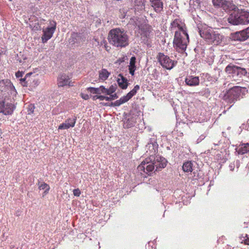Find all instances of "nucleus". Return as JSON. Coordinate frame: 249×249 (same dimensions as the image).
I'll return each instance as SVG.
<instances>
[{
	"instance_id": "1",
	"label": "nucleus",
	"mask_w": 249,
	"mask_h": 249,
	"mask_svg": "<svg viewBox=\"0 0 249 249\" xmlns=\"http://www.w3.org/2000/svg\"><path fill=\"white\" fill-rule=\"evenodd\" d=\"M170 28L172 32L177 28L178 29L175 31L174 46L176 48L179 53H183L185 51L189 42V36L184 24L179 19H175L171 23Z\"/></svg>"
},
{
	"instance_id": "2",
	"label": "nucleus",
	"mask_w": 249,
	"mask_h": 249,
	"mask_svg": "<svg viewBox=\"0 0 249 249\" xmlns=\"http://www.w3.org/2000/svg\"><path fill=\"white\" fill-rule=\"evenodd\" d=\"M108 40L110 44L117 48L125 47L129 44V37L126 32L119 28L109 32Z\"/></svg>"
},
{
	"instance_id": "3",
	"label": "nucleus",
	"mask_w": 249,
	"mask_h": 249,
	"mask_svg": "<svg viewBox=\"0 0 249 249\" xmlns=\"http://www.w3.org/2000/svg\"><path fill=\"white\" fill-rule=\"evenodd\" d=\"M230 14L227 20L233 25H245L249 24V12L245 9H239L236 6Z\"/></svg>"
},
{
	"instance_id": "4",
	"label": "nucleus",
	"mask_w": 249,
	"mask_h": 249,
	"mask_svg": "<svg viewBox=\"0 0 249 249\" xmlns=\"http://www.w3.org/2000/svg\"><path fill=\"white\" fill-rule=\"evenodd\" d=\"M198 30L201 37L209 43L218 45L222 41L223 36L210 27L206 25L199 26Z\"/></svg>"
},
{
	"instance_id": "5",
	"label": "nucleus",
	"mask_w": 249,
	"mask_h": 249,
	"mask_svg": "<svg viewBox=\"0 0 249 249\" xmlns=\"http://www.w3.org/2000/svg\"><path fill=\"white\" fill-rule=\"evenodd\" d=\"M247 91L246 88L235 86L230 89L223 96V99L229 104L231 107L237 101L243 98L242 94Z\"/></svg>"
},
{
	"instance_id": "6",
	"label": "nucleus",
	"mask_w": 249,
	"mask_h": 249,
	"mask_svg": "<svg viewBox=\"0 0 249 249\" xmlns=\"http://www.w3.org/2000/svg\"><path fill=\"white\" fill-rule=\"evenodd\" d=\"M225 71L229 74H231L233 80L234 81L237 80V78H241L243 75H245L247 73L245 69L231 64L228 65L226 67Z\"/></svg>"
},
{
	"instance_id": "7",
	"label": "nucleus",
	"mask_w": 249,
	"mask_h": 249,
	"mask_svg": "<svg viewBox=\"0 0 249 249\" xmlns=\"http://www.w3.org/2000/svg\"><path fill=\"white\" fill-rule=\"evenodd\" d=\"M157 59L163 68L169 70L172 69L177 63L176 61L172 60L168 56L161 53H159Z\"/></svg>"
},
{
	"instance_id": "8",
	"label": "nucleus",
	"mask_w": 249,
	"mask_h": 249,
	"mask_svg": "<svg viewBox=\"0 0 249 249\" xmlns=\"http://www.w3.org/2000/svg\"><path fill=\"white\" fill-rule=\"evenodd\" d=\"M140 89L139 85H136L134 88L129 91L126 95L121 97L119 100H118L114 102H111L110 105L111 107H119L120 105L127 102L134 95H135L137 91Z\"/></svg>"
},
{
	"instance_id": "9",
	"label": "nucleus",
	"mask_w": 249,
	"mask_h": 249,
	"mask_svg": "<svg viewBox=\"0 0 249 249\" xmlns=\"http://www.w3.org/2000/svg\"><path fill=\"white\" fill-rule=\"evenodd\" d=\"M153 164L152 161H150L149 157L142 162L141 164L138 166L137 168L138 170L139 171H142L148 175H151L155 169Z\"/></svg>"
},
{
	"instance_id": "10",
	"label": "nucleus",
	"mask_w": 249,
	"mask_h": 249,
	"mask_svg": "<svg viewBox=\"0 0 249 249\" xmlns=\"http://www.w3.org/2000/svg\"><path fill=\"white\" fill-rule=\"evenodd\" d=\"M150 160L152 161L156 171H160L162 168H164L166 166L167 160H166L159 155L153 156V155H150Z\"/></svg>"
},
{
	"instance_id": "11",
	"label": "nucleus",
	"mask_w": 249,
	"mask_h": 249,
	"mask_svg": "<svg viewBox=\"0 0 249 249\" xmlns=\"http://www.w3.org/2000/svg\"><path fill=\"white\" fill-rule=\"evenodd\" d=\"M0 90L2 92H7L8 94L15 95L17 92L11 81L8 79L0 81Z\"/></svg>"
},
{
	"instance_id": "12",
	"label": "nucleus",
	"mask_w": 249,
	"mask_h": 249,
	"mask_svg": "<svg viewBox=\"0 0 249 249\" xmlns=\"http://www.w3.org/2000/svg\"><path fill=\"white\" fill-rule=\"evenodd\" d=\"M50 23L51 26L43 30V34L41 39L43 43L47 42L52 37L56 29V23L55 21H50Z\"/></svg>"
},
{
	"instance_id": "13",
	"label": "nucleus",
	"mask_w": 249,
	"mask_h": 249,
	"mask_svg": "<svg viewBox=\"0 0 249 249\" xmlns=\"http://www.w3.org/2000/svg\"><path fill=\"white\" fill-rule=\"evenodd\" d=\"M213 5L216 7H220L226 12L234 9L235 5L227 0H212Z\"/></svg>"
},
{
	"instance_id": "14",
	"label": "nucleus",
	"mask_w": 249,
	"mask_h": 249,
	"mask_svg": "<svg viewBox=\"0 0 249 249\" xmlns=\"http://www.w3.org/2000/svg\"><path fill=\"white\" fill-rule=\"evenodd\" d=\"M15 108L16 107L14 104L0 100V113L5 115H11Z\"/></svg>"
},
{
	"instance_id": "15",
	"label": "nucleus",
	"mask_w": 249,
	"mask_h": 249,
	"mask_svg": "<svg viewBox=\"0 0 249 249\" xmlns=\"http://www.w3.org/2000/svg\"><path fill=\"white\" fill-rule=\"evenodd\" d=\"M249 38V27L231 35V38L235 41H243Z\"/></svg>"
},
{
	"instance_id": "16",
	"label": "nucleus",
	"mask_w": 249,
	"mask_h": 249,
	"mask_svg": "<svg viewBox=\"0 0 249 249\" xmlns=\"http://www.w3.org/2000/svg\"><path fill=\"white\" fill-rule=\"evenodd\" d=\"M85 37L81 34L77 33H72L70 38V42L72 44L79 46L85 41Z\"/></svg>"
},
{
	"instance_id": "17",
	"label": "nucleus",
	"mask_w": 249,
	"mask_h": 249,
	"mask_svg": "<svg viewBox=\"0 0 249 249\" xmlns=\"http://www.w3.org/2000/svg\"><path fill=\"white\" fill-rule=\"evenodd\" d=\"M77 120L76 117L74 116L72 118H69L65 120V122L60 124L58 129H68L71 127H73L75 125Z\"/></svg>"
},
{
	"instance_id": "18",
	"label": "nucleus",
	"mask_w": 249,
	"mask_h": 249,
	"mask_svg": "<svg viewBox=\"0 0 249 249\" xmlns=\"http://www.w3.org/2000/svg\"><path fill=\"white\" fill-rule=\"evenodd\" d=\"M186 85L190 87H196L199 85L200 80L198 76L187 75L185 79Z\"/></svg>"
},
{
	"instance_id": "19",
	"label": "nucleus",
	"mask_w": 249,
	"mask_h": 249,
	"mask_svg": "<svg viewBox=\"0 0 249 249\" xmlns=\"http://www.w3.org/2000/svg\"><path fill=\"white\" fill-rule=\"evenodd\" d=\"M71 78L65 74H61L58 78V85L59 87L65 86H73L72 83L70 81Z\"/></svg>"
},
{
	"instance_id": "20",
	"label": "nucleus",
	"mask_w": 249,
	"mask_h": 249,
	"mask_svg": "<svg viewBox=\"0 0 249 249\" xmlns=\"http://www.w3.org/2000/svg\"><path fill=\"white\" fill-rule=\"evenodd\" d=\"M130 22L140 30L147 24V19L145 17H134L131 18Z\"/></svg>"
},
{
	"instance_id": "21",
	"label": "nucleus",
	"mask_w": 249,
	"mask_h": 249,
	"mask_svg": "<svg viewBox=\"0 0 249 249\" xmlns=\"http://www.w3.org/2000/svg\"><path fill=\"white\" fill-rule=\"evenodd\" d=\"M151 6L155 11L160 13L163 11V3L162 0H149Z\"/></svg>"
},
{
	"instance_id": "22",
	"label": "nucleus",
	"mask_w": 249,
	"mask_h": 249,
	"mask_svg": "<svg viewBox=\"0 0 249 249\" xmlns=\"http://www.w3.org/2000/svg\"><path fill=\"white\" fill-rule=\"evenodd\" d=\"M145 0H132L135 11L140 12L145 9Z\"/></svg>"
},
{
	"instance_id": "23",
	"label": "nucleus",
	"mask_w": 249,
	"mask_h": 249,
	"mask_svg": "<svg viewBox=\"0 0 249 249\" xmlns=\"http://www.w3.org/2000/svg\"><path fill=\"white\" fill-rule=\"evenodd\" d=\"M117 82L119 86L122 89H126L128 86L127 79L122 74L118 75Z\"/></svg>"
},
{
	"instance_id": "24",
	"label": "nucleus",
	"mask_w": 249,
	"mask_h": 249,
	"mask_svg": "<svg viewBox=\"0 0 249 249\" xmlns=\"http://www.w3.org/2000/svg\"><path fill=\"white\" fill-rule=\"evenodd\" d=\"M152 30L151 26L147 24L140 29L142 37L145 38L147 40L150 37V34Z\"/></svg>"
},
{
	"instance_id": "25",
	"label": "nucleus",
	"mask_w": 249,
	"mask_h": 249,
	"mask_svg": "<svg viewBox=\"0 0 249 249\" xmlns=\"http://www.w3.org/2000/svg\"><path fill=\"white\" fill-rule=\"evenodd\" d=\"M136 123V118L131 115H129L127 119H126L124 122V128H130L133 127Z\"/></svg>"
},
{
	"instance_id": "26",
	"label": "nucleus",
	"mask_w": 249,
	"mask_h": 249,
	"mask_svg": "<svg viewBox=\"0 0 249 249\" xmlns=\"http://www.w3.org/2000/svg\"><path fill=\"white\" fill-rule=\"evenodd\" d=\"M87 90L92 94H100L101 93L105 94V87L103 86H100L99 88L89 87Z\"/></svg>"
},
{
	"instance_id": "27",
	"label": "nucleus",
	"mask_w": 249,
	"mask_h": 249,
	"mask_svg": "<svg viewBox=\"0 0 249 249\" xmlns=\"http://www.w3.org/2000/svg\"><path fill=\"white\" fill-rule=\"evenodd\" d=\"M236 151L239 154H244L249 153V143H243L236 148Z\"/></svg>"
},
{
	"instance_id": "28",
	"label": "nucleus",
	"mask_w": 249,
	"mask_h": 249,
	"mask_svg": "<svg viewBox=\"0 0 249 249\" xmlns=\"http://www.w3.org/2000/svg\"><path fill=\"white\" fill-rule=\"evenodd\" d=\"M136 58L135 56H132L130 59L129 65V72L131 75H134L136 70Z\"/></svg>"
},
{
	"instance_id": "29",
	"label": "nucleus",
	"mask_w": 249,
	"mask_h": 249,
	"mask_svg": "<svg viewBox=\"0 0 249 249\" xmlns=\"http://www.w3.org/2000/svg\"><path fill=\"white\" fill-rule=\"evenodd\" d=\"M194 163L192 161H187L182 165V169L185 172H192L193 170Z\"/></svg>"
},
{
	"instance_id": "30",
	"label": "nucleus",
	"mask_w": 249,
	"mask_h": 249,
	"mask_svg": "<svg viewBox=\"0 0 249 249\" xmlns=\"http://www.w3.org/2000/svg\"><path fill=\"white\" fill-rule=\"evenodd\" d=\"M110 74V73L105 69H103L99 71V79L103 81L107 80Z\"/></svg>"
},
{
	"instance_id": "31",
	"label": "nucleus",
	"mask_w": 249,
	"mask_h": 249,
	"mask_svg": "<svg viewBox=\"0 0 249 249\" xmlns=\"http://www.w3.org/2000/svg\"><path fill=\"white\" fill-rule=\"evenodd\" d=\"M38 188L39 189V190H45L44 193L45 194H46L48 193L50 190V186L48 184L45 182H39Z\"/></svg>"
},
{
	"instance_id": "32",
	"label": "nucleus",
	"mask_w": 249,
	"mask_h": 249,
	"mask_svg": "<svg viewBox=\"0 0 249 249\" xmlns=\"http://www.w3.org/2000/svg\"><path fill=\"white\" fill-rule=\"evenodd\" d=\"M32 74V72L27 73L25 75V76L23 78H21L20 79V83L23 87H27L28 86V82L29 81V80H28V78L30 77V75Z\"/></svg>"
},
{
	"instance_id": "33",
	"label": "nucleus",
	"mask_w": 249,
	"mask_h": 249,
	"mask_svg": "<svg viewBox=\"0 0 249 249\" xmlns=\"http://www.w3.org/2000/svg\"><path fill=\"white\" fill-rule=\"evenodd\" d=\"M117 86L115 85L114 86L111 85L109 89H106L105 88V94L106 95H110L111 94H113L116 90Z\"/></svg>"
},
{
	"instance_id": "34",
	"label": "nucleus",
	"mask_w": 249,
	"mask_h": 249,
	"mask_svg": "<svg viewBox=\"0 0 249 249\" xmlns=\"http://www.w3.org/2000/svg\"><path fill=\"white\" fill-rule=\"evenodd\" d=\"M34 109H35V107L33 105H32V104L29 105L28 106V110H27L28 114H31L32 113H33L34 111Z\"/></svg>"
},
{
	"instance_id": "35",
	"label": "nucleus",
	"mask_w": 249,
	"mask_h": 249,
	"mask_svg": "<svg viewBox=\"0 0 249 249\" xmlns=\"http://www.w3.org/2000/svg\"><path fill=\"white\" fill-rule=\"evenodd\" d=\"M109 96H107V98H108V100H107V101H111V100H115L117 98H118V96H117V94L116 93H114V94H111L110 95H109Z\"/></svg>"
},
{
	"instance_id": "36",
	"label": "nucleus",
	"mask_w": 249,
	"mask_h": 249,
	"mask_svg": "<svg viewBox=\"0 0 249 249\" xmlns=\"http://www.w3.org/2000/svg\"><path fill=\"white\" fill-rule=\"evenodd\" d=\"M73 193L74 196H79L81 194V191L78 189H75L73 190Z\"/></svg>"
},
{
	"instance_id": "37",
	"label": "nucleus",
	"mask_w": 249,
	"mask_h": 249,
	"mask_svg": "<svg viewBox=\"0 0 249 249\" xmlns=\"http://www.w3.org/2000/svg\"><path fill=\"white\" fill-rule=\"evenodd\" d=\"M243 238H244L243 240L244 243L246 245H249V235L245 234V236Z\"/></svg>"
},
{
	"instance_id": "38",
	"label": "nucleus",
	"mask_w": 249,
	"mask_h": 249,
	"mask_svg": "<svg viewBox=\"0 0 249 249\" xmlns=\"http://www.w3.org/2000/svg\"><path fill=\"white\" fill-rule=\"evenodd\" d=\"M81 96L83 99L86 100H88L89 98V96L88 94L83 93H81Z\"/></svg>"
},
{
	"instance_id": "39",
	"label": "nucleus",
	"mask_w": 249,
	"mask_h": 249,
	"mask_svg": "<svg viewBox=\"0 0 249 249\" xmlns=\"http://www.w3.org/2000/svg\"><path fill=\"white\" fill-rule=\"evenodd\" d=\"M205 138V136L204 135H201L196 140V142L197 143L200 142Z\"/></svg>"
},
{
	"instance_id": "40",
	"label": "nucleus",
	"mask_w": 249,
	"mask_h": 249,
	"mask_svg": "<svg viewBox=\"0 0 249 249\" xmlns=\"http://www.w3.org/2000/svg\"><path fill=\"white\" fill-rule=\"evenodd\" d=\"M99 99L100 101H103L104 100L107 101V100H108V98H107V96H103V95H99Z\"/></svg>"
},
{
	"instance_id": "41",
	"label": "nucleus",
	"mask_w": 249,
	"mask_h": 249,
	"mask_svg": "<svg viewBox=\"0 0 249 249\" xmlns=\"http://www.w3.org/2000/svg\"><path fill=\"white\" fill-rule=\"evenodd\" d=\"M16 76L17 77H20L22 76V73L20 72V71H18L16 73Z\"/></svg>"
},
{
	"instance_id": "42",
	"label": "nucleus",
	"mask_w": 249,
	"mask_h": 249,
	"mask_svg": "<svg viewBox=\"0 0 249 249\" xmlns=\"http://www.w3.org/2000/svg\"><path fill=\"white\" fill-rule=\"evenodd\" d=\"M229 167L230 168V170L231 171H233V170H234V164L233 163H231L230 165H229Z\"/></svg>"
},
{
	"instance_id": "43",
	"label": "nucleus",
	"mask_w": 249,
	"mask_h": 249,
	"mask_svg": "<svg viewBox=\"0 0 249 249\" xmlns=\"http://www.w3.org/2000/svg\"><path fill=\"white\" fill-rule=\"evenodd\" d=\"M93 100H96L99 99V95H94L92 96Z\"/></svg>"
},
{
	"instance_id": "44",
	"label": "nucleus",
	"mask_w": 249,
	"mask_h": 249,
	"mask_svg": "<svg viewBox=\"0 0 249 249\" xmlns=\"http://www.w3.org/2000/svg\"><path fill=\"white\" fill-rule=\"evenodd\" d=\"M104 106H106L111 107V106L110 105V103H104Z\"/></svg>"
},
{
	"instance_id": "45",
	"label": "nucleus",
	"mask_w": 249,
	"mask_h": 249,
	"mask_svg": "<svg viewBox=\"0 0 249 249\" xmlns=\"http://www.w3.org/2000/svg\"><path fill=\"white\" fill-rule=\"evenodd\" d=\"M147 146H148L149 148L152 146L153 147V148L154 149V145L153 144H149Z\"/></svg>"
},
{
	"instance_id": "46",
	"label": "nucleus",
	"mask_w": 249,
	"mask_h": 249,
	"mask_svg": "<svg viewBox=\"0 0 249 249\" xmlns=\"http://www.w3.org/2000/svg\"><path fill=\"white\" fill-rule=\"evenodd\" d=\"M2 134V132L1 130L0 129V136Z\"/></svg>"
},
{
	"instance_id": "47",
	"label": "nucleus",
	"mask_w": 249,
	"mask_h": 249,
	"mask_svg": "<svg viewBox=\"0 0 249 249\" xmlns=\"http://www.w3.org/2000/svg\"><path fill=\"white\" fill-rule=\"evenodd\" d=\"M247 124H248L249 127V119L247 121Z\"/></svg>"
}]
</instances>
